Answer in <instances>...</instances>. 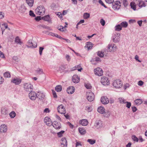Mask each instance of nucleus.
Returning a JSON list of instances; mask_svg holds the SVG:
<instances>
[{
	"instance_id": "nucleus-11",
	"label": "nucleus",
	"mask_w": 147,
	"mask_h": 147,
	"mask_svg": "<svg viewBox=\"0 0 147 147\" xmlns=\"http://www.w3.org/2000/svg\"><path fill=\"white\" fill-rule=\"evenodd\" d=\"M94 125L97 129L102 127V122L100 120H96L95 122Z\"/></svg>"
},
{
	"instance_id": "nucleus-64",
	"label": "nucleus",
	"mask_w": 147,
	"mask_h": 147,
	"mask_svg": "<svg viewBox=\"0 0 147 147\" xmlns=\"http://www.w3.org/2000/svg\"><path fill=\"white\" fill-rule=\"evenodd\" d=\"M144 82L140 80L138 82V85L140 86H142L143 85Z\"/></svg>"
},
{
	"instance_id": "nucleus-51",
	"label": "nucleus",
	"mask_w": 147,
	"mask_h": 147,
	"mask_svg": "<svg viewBox=\"0 0 147 147\" xmlns=\"http://www.w3.org/2000/svg\"><path fill=\"white\" fill-rule=\"evenodd\" d=\"M29 15L33 17H35V15L33 11L32 10H30L29 11Z\"/></svg>"
},
{
	"instance_id": "nucleus-60",
	"label": "nucleus",
	"mask_w": 147,
	"mask_h": 147,
	"mask_svg": "<svg viewBox=\"0 0 147 147\" xmlns=\"http://www.w3.org/2000/svg\"><path fill=\"white\" fill-rule=\"evenodd\" d=\"M4 79L1 76H0V84L3 83L4 82Z\"/></svg>"
},
{
	"instance_id": "nucleus-49",
	"label": "nucleus",
	"mask_w": 147,
	"mask_h": 147,
	"mask_svg": "<svg viewBox=\"0 0 147 147\" xmlns=\"http://www.w3.org/2000/svg\"><path fill=\"white\" fill-rule=\"evenodd\" d=\"M126 103H127L126 106L128 108H129L131 106V104L130 102L127 101L125 102Z\"/></svg>"
},
{
	"instance_id": "nucleus-40",
	"label": "nucleus",
	"mask_w": 147,
	"mask_h": 147,
	"mask_svg": "<svg viewBox=\"0 0 147 147\" xmlns=\"http://www.w3.org/2000/svg\"><path fill=\"white\" fill-rule=\"evenodd\" d=\"M90 14L88 13H84L83 15L84 18L85 19H87L89 18Z\"/></svg>"
},
{
	"instance_id": "nucleus-13",
	"label": "nucleus",
	"mask_w": 147,
	"mask_h": 147,
	"mask_svg": "<svg viewBox=\"0 0 147 147\" xmlns=\"http://www.w3.org/2000/svg\"><path fill=\"white\" fill-rule=\"evenodd\" d=\"M102 103L104 104H106L109 103V99L106 96L102 97L100 100Z\"/></svg>"
},
{
	"instance_id": "nucleus-28",
	"label": "nucleus",
	"mask_w": 147,
	"mask_h": 147,
	"mask_svg": "<svg viewBox=\"0 0 147 147\" xmlns=\"http://www.w3.org/2000/svg\"><path fill=\"white\" fill-rule=\"evenodd\" d=\"M37 46V44L35 43L33 45L32 42V43H29L28 45H26V46L28 48H35Z\"/></svg>"
},
{
	"instance_id": "nucleus-47",
	"label": "nucleus",
	"mask_w": 147,
	"mask_h": 147,
	"mask_svg": "<svg viewBox=\"0 0 147 147\" xmlns=\"http://www.w3.org/2000/svg\"><path fill=\"white\" fill-rule=\"evenodd\" d=\"M132 139L134 141L136 142H138L139 140V139L135 135L132 136Z\"/></svg>"
},
{
	"instance_id": "nucleus-32",
	"label": "nucleus",
	"mask_w": 147,
	"mask_h": 147,
	"mask_svg": "<svg viewBox=\"0 0 147 147\" xmlns=\"http://www.w3.org/2000/svg\"><path fill=\"white\" fill-rule=\"evenodd\" d=\"M130 5L131 8L134 10H136V5L134 2H131L130 3Z\"/></svg>"
},
{
	"instance_id": "nucleus-3",
	"label": "nucleus",
	"mask_w": 147,
	"mask_h": 147,
	"mask_svg": "<svg viewBox=\"0 0 147 147\" xmlns=\"http://www.w3.org/2000/svg\"><path fill=\"white\" fill-rule=\"evenodd\" d=\"M86 95L87 96V98L89 101L92 102L94 100V94L92 92H87Z\"/></svg>"
},
{
	"instance_id": "nucleus-56",
	"label": "nucleus",
	"mask_w": 147,
	"mask_h": 147,
	"mask_svg": "<svg viewBox=\"0 0 147 147\" xmlns=\"http://www.w3.org/2000/svg\"><path fill=\"white\" fill-rule=\"evenodd\" d=\"M106 2L109 4L112 3L114 2V0H105Z\"/></svg>"
},
{
	"instance_id": "nucleus-20",
	"label": "nucleus",
	"mask_w": 147,
	"mask_h": 147,
	"mask_svg": "<svg viewBox=\"0 0 147 147\" xmlns=\"http://www.w3.org/2000/svg\"><path fill=\"white\" fill-rule=\"evenodd\" d=\"M80 123L83 126H86L88 124V121L86 119H82L80 121Z\"/></svg>"
},
{
	"instance_id": "nucleus-36",
	"label": "nucleus",
	"mask_w": 147,
	"mask_h": 147,
	"mask_svg": "<svg viewBox=\"0 0 147 147\" xmlns=\"http://www.w3.org/2000/svg\"><path fill=\"white\" fill-rule=\"evenodd\" d=\"M97 55L100 57H103L104 55H105V53H104V52H102L101 51H98L97 52Z\"/></svg>"
},
{
	"instance_id": "nucleus-18",
	"label": "nucleus",
	"mask_w": 147,
	"mask_h": 147,
	"mask_svg": "<svg viewBox=\"0 0 147 147\" xmlns=\"http://www.w3.org/2000/svg\"><path fill=\"white\" fill-rule=\"evenodd\" d=\"M74 88L73 86L69 87L67 89V91L69 94H72L74 92Z\"/></svg>"
},
{
	"instance_id": "nucleus-42",
	"label": "nucleus",
	"mask_w": 147,
	"mask_h": 147,
	"mask_svg": "<svg viewBox=\"0 0 147 147\" xmlns=\"http://www.w3.org/2000/svg\"><path fill=\"white\" fill-rule=\"evenodd\" d=\"M16 115V113L14 111H12L10 114L9 116L11 118H14Z\"/></svg>"
},
{
	"instance_id": "nucleus-62",
	"label": "nucleus",
	"mask_w": 147,
	"mask_h": 147,
	"mask_svg": "<svg viewBox=\"0 0 147 147\" xmlns=\"http://www.w3.org/2000/svg\"><path fill=\"white\" fill-rule=\"evenodd\" d=\"M85 87L87 89H90L91 88V86L90 84H85Z\"/></svg>"
},
{
	"instance_id": "nucleus-33",
	"label": "nucleus",
	"mask_w": 147,
	"mask_h": 147,
	"mask_svg": "<svg viewBox=\"0 0 147 147\" xmlns=\"http://www.w3.org/2000/svg\"><path fill=\"white\" fill-rule=\"evenodd\" d=\"M26 11V8L24 6H21L19 9V11L22 13H24Z\"/></svg>"
},
{
	"instance_id": "nucleus-63",
	"label": "nucleus",
	"mask_w": 147,
	"mask_h": 147,
	"mask_svg": "<svg viewBox=\"0 0 147 147\" xmlns=\"http://www.w3.org/2000/svg\"><path fill=\"white\" fill-rule=\"evenodd\" d=\"M132 111L133 112H135L137 110V109L135 107H132Z\"/></svg>"
},
{
	"instance_id": "nucleus-24",
	"label": "nucleus",
	"mask_w": 147,
	"mask_h": 147,
	"mask_svg": "<svg viewBox=\"0 0 147 147\" xmlns=\"http://www.w3.org/2000/svg\"><path fill=\"white\" fill-rule=\"evenodd\" d=\"M42 19L47 21L50 22L51 21V19L49 15L45 16L42 18Z\"/></svg>"
},
{
	"instance_id": "nucleus-5",
	"label": "nucleus",
	"mask_w": 147,
	"mask_h": 147,
	"mask_svg": "<svg viewBox=\"0 0 147 147\" xmlns=\"http://www.w3.org/2000/svg\"><path fill=\"white\" fill-rule=\"evenodd\" d=\"M120 34L117 33L114 35L112 38L113 41L115 43L118 42L120 40Z\"/></svg>"
},
{
	"instance_id": "nucleus-46",
	"label": "nucleus",
	"mask_w": 147,
	"mask_h": 147,
	"mask_svg": "<svg viewBox=\"0 0 147 147\" xmlns=\"http://www.w3.org/2000/svg\"><path fill=\"white\" fill-rule=\"evenodd\" d=\"M1 113L2 114H6L7 113V111L6 109L3 108L1 110Z\"/></svg>"
},
{
	"instance_id": "nucleus-4",
	"label": "nucleus",
	"mask_w": 147,
	"mask_h": 147,
	"mask_svg": "<svg viewBox=\"0 0 147 147\" xmlns=\"http://www.w3.org/2000/svg\"><path fill=\"white\" fill-rule=\"evenodd\" d=\"M24 88L26 91L31 92L33 86L29 83H26L24 84Z\"/></svg>"
},
{
	"instance_id": "nucleus-23",
	"label": "nucleus",
	"mask_w": 147,
	"mask_h": 147,
	"mask_svg": "<svg viewBox=\"0 0 147 147\" xmlns=\"http://www.w3.org/2000/svg\"><path fill=\"white\" fill-rule=\"evenodd\" d=\"M26 2L28 5L30 7H32L33 5V0H26Z\"/></svg>"
},
{
	"instance_id": "nucleus-16",
	"label": "nucleus",
	"mask_w": 147,
	"mask_h": 147,
	"mask_svg": "<svg viewBox=\"0 0 147 147\" xmlns=\"http://www.w3.org/2000/svg\"><path fill=\"white\" fill-rule=\"evenodd\" d=\"M7 130V127L5 125H2L0 127V131L1 133H5Z\"/></svg>"
},
{
	"instance_id": "nucleus-22",
	"label": "nucleus",
	"mask_w": 147,
	"mask_h": 147,
	"mask_svg": "<svg viewBox=\"0 0 147 147\" xmlns=\"http://www.w3.org/2000/svg\"><path fill=\"white\" fill-rule=\"evenodd\" d=\"M45 97L44 94L41 93H39V92L37 94V98H39V99H42L44 98Z\"/></svg>"
},
{
	"instance_id": "nucleus-9",
	"label": "nucleus",
	"mask_w": 147,
	"mask_h": 147,
	"mask_svg": "<svg viewBox=\"0 0 147 147\" xmlns=\"http://www.w3.org/2000/svg\"><path fill=\"white\" fill-rule=\"evenodd\" d=\"M58 111L59 113L64 114L65 113V110L64 107L61 105L59 106L57 108Z\"/></svg>"
},
{
	"instance_id": "nucleus-26",
	"label": "nucleus",
	"mask_w": 147,
	"mask_h": 147,
	"mask_svg": "<svg viewBox=\"0 0 147 147\" xmlns=\"http://www.w3.org/2000/svg\"><path fill=\"white\" fill-rule=\"evenodd\" d=\"M134 102L136 105H139L142 103L143 101L142 99H136L135 100Z\"/></svg>"
},
{
	"instance_id": "nucleus-43",
	"label": "nucleus",
	"mask_w": 147,
	"mask_h": 147,
	"mask_svg": "<svg viewBox=\"0 0 147 147\" xmlns=\"http://www.w3.org/2000/svg\"><path fill=\"white\" fill-rule=\"evenodd\" d=\"M36 73L39 74H42L43 73L42 69L40 68H38L36 71Z\"/></svg>"
},
{
	"instance_id": "nucleus-50",
	"label": "nucleus",
	"mask_w": 147,
	"mask_h": 147,
	"mask_svg": "<svg viewBox=\"0 0 147 147\" xmlns=\"http://www.w3.org/2000/svg\"><path fill=\"white\" fill-rule=\"evenodd\" d=\"M116 5V6H119V8H120V7L121 6V3L120 2V1H116L114 3Z\"/></svg>"
},
{
	"instance_id": "nucleus-48",
	"label": "nucleus",
	"mask_w": 147,
	"mask_h": 147,
	"mask_svg": "<svg viewBox=\"0 0 147 147\" xmlns=\"http://www.w3.org/2000/svg\"><path fill=\"white\" fill-rule=\"evenodd\" d=\"M44 49V48L42 47H40L39 49V53L40 55L42 54V51Z\"/></svg>"
},
{
	"instance_id": "nucleus-45",
	"label": "nucleus",
	"mask_w": 147,
	"mask_h": 147,
	"mask_svg": "<svg viewBox=\"0 0 147 147\" xmlns=\"http://www.w3.org/2000/svg\"><path fill=\"white\" fill-rule=\"evenodd\" d=\"M64 131L62 130L57 133V135L59 137H61L62 136L63 134L64 133Z\"/></svg>"
},
{
	"instance_id": "nucleus-52",
	"label": "nucleus",
	"mask_w": 147,
	"mask_h": 147,
	"mask_svg": "<svg viewBox=\"0 0 147 147\" xmlns=\"http://www.w3.org/2000/svg\"><path fill=\"white\" fill-rule=\"evenodd\" d=\"M100 22L102 26H104L105 24V21L103 19H101L100 20Z\"/></svg>"
},
{
	"instance_id": "nucleus-1",
	"label": "nucleus",
	"mask_w": 147,
	"mask_h": 147,
	"mask_svg": "<svg viewBox=\"0 0 147 147\" xmlns=\"http://www.w3.org/2000/svg\"><path fill=\"white\" fill-rule=\"evenodd\" d=\"M36 11L37 13L40 15H43L45 12V9L43 5H40L36 9Z\"/></svg>"
},
{
	"instance_id": "nucleus-41",
	"label": "nucleus",
	"mask_w": 147,
	"mask_h": 147,
	"mask_svg": "<svg viewBox=\"0 0 147 147\" xmlns=\"http://www.w3.org/2000/svg\"><path fill=\"white\" fill-rule=\"evenodd\" d=\"M87 142H89L91 144H93L96 142L95 140H92L91 139H88L87 140Z\"/></svg>"
},
{
	"instance_id": "nucleus-39",
	"label": "nucleus",
	"mask_w": 147,
	"mask_h": 147,
	"mask_svg": "<svg viewBox=\"0 0 147 147\" xmlns=\"http://www.w3.org/2000/svg\"><path fill=\"white\" fill-rule=\"evenodd\" d=\"M4 76L5 78H9L11 76L10 73L9 71H7L4 74Z\"/></svg>"
},
{
	"instance_id": "nucleus-34",
	"label": "nucleus",
	"mask_w": 147,
	"mask_h": 147,
	"mask_svg": "<svg viewBox=\"0 0 147 147\" xmlns=\"http://www.w3.org/2000/svg\"><path fill=\"white\" fill-rule=\"evenodd\" d=\"M115 29L116 31H119L122 30V27L120 24H118L115 26Z\"/></svg>"
},
{
	"instance_id": "nucleus-6",
	"label": "nucleus",
	"mask_w": 147,
	"mask_h": 147,
	"mask_svg": "<svg viewBox=\"0 0 147 147\" xmlns=\"http://www.w3.org/2000/svg\"><path fill=\"white\" fill-rule=\"evenodd\" d=\"M94 71L95 74L99 76H101L103 75L102 70L100 67H98L94 69Z\"/></svg>"
},
{
	"instance_id": "nucleus-30",
	"label": "nucleus",
	"mask_w": 147,
	"mask_h": 147,
	"mask_svg": "<svg viewBox=\"0 0 147 147\" xmlns=\"http://www.w3.org/2000/svg\"><path fill=\"white\" fill-rule=\"evenodd\" d=\"M79 132L81 134L83 135L85 134L86 133V131L85 129L84 128H79L78 129Z\"/></svg>"
},
{
	"instance_id": "nucleus-8",
	"label": "nucleus",
	"mask_w": 147,
	"mask_h": 147,
	"mask_svg": "<svg viewBox=\"0 0 147 147\" xmlns=\"http://www.w3.org/2000/svg\"><path fill=\"white\" fill-rule=\"evenodd\" d=\"M134 1L137 3V4L138 5L140 8L145 7L146 6V3L142 0H134Z\"/></svg>"
},
{
	"instance_id": "nucleus-61",
	"label": "nucleus",
	"mask_w": 147,
	"mask_h": 147,
	"mask_svg": "<svg viewBox=\"0 0 147 147\" xmlns=\"http://www.w3.org/2000/svg\"><path fill=\"white\" fill-rule=\"evenodd\" d=\"M55 36L58 38L60 39H63V38L61 36L57 34H55Z\"/></svg>"
},
{
	"instance_id": "nucleus-27",
	"label": "nucleus",
	"mask_w": 147,
	"mask_h": 147,
	"mask_svg": "<svg viewBox=\"0 0 147 147\" xmlns=\"http://www.w3.org/2000/svg\"><path fill=\"white\" fill-rule=\"evenodd\" d=\"M94 61H95L96 62H98L99 61H100L101 60L98 57H96V58H95V59H92L91 61V62H92L93 64L95 65L96 63H94Z\"/></svg>"
},
{
	"instance_id": "nucleus-21",
	"label": "nucleus",
	"mask_w": 147,
	"mask_h": 147,
	"mask_svg": "<svg viewBox=\"0 0 147 147\" xmlns=\"http://www.w3.org/2000/svg\"><path fill=\"white\" fill-rule=\"evenodd\" d=\"M11 82L16 85H18L20 83L21 80L18 78L13 79L11 80Z\"/></svg>"
},
{
	"instance_id": "nucleus-17",
	"label": "nucleus",
	"mask_w": 147,
	"mask_h": 147,
	"mask_svg": "<svg viewBox=\"0 0 147 147\" xmlns=\"http://www.w3.org/2000/svg\"><path fill=\"white\" fill-rule=\"evenodd\" d=\"M53 124V126L56 129H59L61 127V125L60 123L56 121H54Z\"/></svg>"
},
{
	"instance_id": "nucleus-25",
	"label": "nucleus",
	"mask_w": 147,
	"mask_h": 147,
	"mask_svg": "<svg viewBox=\"0 0 147 147\" xmlns=\"http://www.w3.org/2000/svg\"><path fill=\"white\" fill-rule=\"evenodd\" d=\"M105 109L104 108L102 107H100L98 108L97 111L100 113L102 114L105 112Z\"/></svg>"
},
{
	"instance_id": "nucleus-19",
	"label": "nucleus",
	"mask_w": 147,
	"mask_h": 147,
	"mask_svg": "<svg viewBox=\"0 0 147 147\" xmlns=\"http://www.w3.org/2000/svg\"><path fill=\"white\" fill-rule=\"evenodd\" d=\"M61 145H63V146H62V147H66L67 145V142L66 138H62L61 139Z\"/></svg>"
},
{
	"instance_id": "nucleus-54",
	"label": "nucleus",
	"mask_w": 147,
	"mask_h": 147,
	"mask_svg": "<svg viewBox=\"0 0 147 147\" xmlns=\"http://www.w3.org/2000/svg\"><path fill=\"white\" fill-rule=\"evenodd\" d=\"M98 2L100 4H101L105 8H106L107 7L105 5L101 0H99Z\"/></svg>"
},
{
	"instance_id": "nucleus-29",
	"label": "nucleus",
	"mask_w": 147,
	"mask_h": 147,
	"mask_svg": "<svg viewBox=\"0 0 147 147\" xmlns=\"http://www.w3.org/2000/svg\"><path fill=\"white\" fill-rule=\"evenodd\" d=\"M121 26L122 27H123L125 28H126L128 25L127 23L125 21H124L122 22L121 24H120Z\"/></svg>"
},
{
	"instance_id": "nucleus-59",
	"label": "nucleus",
	"mask_w": 147,
	"mask_h": 147,
	"mask_svg": "<svg viewBox=\"0 0 147 147\" xmlns=\"http://www.w3.org/2000/svg\"><path fill=\"white\" fill-rule=\"evenodd\" d=\"M35 19L36 21H38L41 20L40 16H37L35 18Z\"/></svg>"
},
{
	"instance_id": "nucleus-57",
	"label": "nucleus",
	"mask_w": 147,
	"mask_h": 147,
	"mask_svg": "<svg viewBox=\"0 0 147 147\" xmlns=\"http://www.w3.org/2000/svg\"><path fill=\"white\" fill-rule=\"evenodd\" d=\"M52 93L53 96V97L54 98H56L57 97L56 92L53 90H52Z\"/></svg>"
},
{
	"instance_id": "nucleus-2",
	"label": "nucleus",
	"mask_w": 147,
	"mask_h": 147,
	"mask_svg": "<svg viewBox=\"0 0 147 147\" xmlns=\"http://www.w3.org/2000/svg\"><path fill=\"white\" fill-rule=\"evenodd\" d=\"M123 85L121 81L119 79L115 80L113 82V86L115 88H121Z\"/></svg>"
},
{
	"instance_id": "nucleus-35",
	"label": "nucleus",
	"mask_w": 147,
	"mask_h": 147,
	"mask_svg": "<svg viewBox=\"0 0 147 147\" xmlns=\"http://www.w3.org/2000/svg\"><path fill=\"white\" fill-rule=\"evenodd\" d=\"M92 43L90 42H89L86 43V46L88 49H90L92 47Z\"/></svg>"
},
{
	"instance_id": "nucleus-7",
	"label": "nucleus",
	"mask_w": 147,
	"mask_h": 147,
	"mask_svg": "<svg viewBox=\"0 0 147 147\" xmlns=\"http://www.w3.org/2000/svg\"><path fill=\"white\" fill-rule=\"evenodd\" d=\"M109 81L106 77H104L101 79V82L104 85H108L109 84Z\"/></svg>"
},
{
	"instance_id": "nucleus-12",
	"label": "nucleus",
	"mask_w": 147,
	"mask_h": 147,
	"mask_svg": "<svg viewBox=\"0 0 147 147\" xmlns=\"http://www.w3.org/2000/svg\"><path fill=\"white\" fill-rule=\"evenodd\" d=\"M44 121L46 123L47 125L49 126H50L51 125H53V123H52L50 118L48 117H45L44 119Z\"/></svg>"
},
{
	"instance_id": "nucleus-38",
	"label": "nucleus",
	"mask_w": 147,
	"mask_h": 147,
	"mask_svg": "<svg viewBox=\"0 0 147 147\" xmlns=\"http://www.w3.org/2000/svg\"><path fill=\"white\" fill-rule=\"evenodd\" d=\"M112 7L115 10H118L119 9V6H116V5L114 3H112Z\"/></svg>"
},
{
	"instance_id": "nucleus-53",
	"label": "nucleus",
	"mask_w": 147,
	"mask_h": 147,
	"mask_svg": "<svg viewBox=\"0 0 147 147\" xmlns=\"http://www.w3.org/2000/svg\"><path fill=\"white\" fill-rule=\"evenodd\" d=\"M0 57L3 58V59H5V58L4 55L3 53L1 52L0 51Z\"/></svg>"
},
{
	"instance_id": "nucleus-37",
	"label": "nucleus",
	"mask_w": 147,
	"mask_h": 147,
	"mask_svg": "<svg viewBox=\"0 0 147 147\" xmlns=\"http://www.w3.org/2000/svg\"><path fill=\"white\" fill-rule=\"evenodd\" d=\"M62 87L61 85H57L55 88V90L57 92H60L62 90Z\"/></svg>"
},
{
	"instance_id": "nucleus-15",
	"label": "nucleus",
	"mask_w": 147,
	"mask_h": 147,
	"mask_svg": "<svg viewBox=\"0 0 147 147\" xmlns=\"http://www.w3.org/2000/svg\"><path fill=\"white\" fill-rule=\"evenodd\" d=\"M80 80V78L77 75H74L72 77V80L74 83H78L79 82Z\"/></svg>"
},
{
	"instance_id": "nucleus-10",
	"label": "nucleus",
	"mask_w": 147,
	"mask_h": 147,
	"mask_svg": "<svg viewBox=\"0 0 147 147\" xmlns=\"http://www.w3.org/2000/svg\"><path fill=\"white\" fill-rule=\"evenodd\" d=\"M29 97L31 100H35L37 98V94L35 92L31 91L29 94Z\"/></svg>"
},
{
	"instance_id": "nucleus-14",
	"label": "nucleus",
	"mask_w": 147,
	"mask_h": 147,
	"mask_svg": "<svg viewBox=\"0 0 147 147\" xmlns=\"http://www.w3.org/2000/svg\"><path fill=\"white\" fill-rule=\"evenodd\" d=\"M114 45H108V50L109 52H111L115 50L116 49V46H114Z\"/></svg>"
},
{
	"instance_id": "nucleus-31",
	"label": "nucleus",
	"mask_w": 147,
	"mask_h": 147,
	"mask_svg": "<svg viewBox=\"0 0 147 147\" xmlns=\"http://www.w3.org/2000/svg\"><path fill=\"white\" fill-rule=\"evenodd\" d=\"M15 41L17 44H19L20 45H21L22 43V42L21 41L20 39L18 36L16 37Z\"/></svg>"
},
{
	"instance_id": "nucleus-58",
	"label": "nucleus",
	"mask_w": 147,
	"mask_h": 147,
	"mask_svg": "<svg viewBox=\"0 0 147 147\" xmlns=\"http://www.w3.org/2000/svg\"><path fill=\"white\" fill-rule=\"evenodd\" d=\"M110 113L109 111H108L107 112H106L105 115V116L106 117H108L110 116Z\"/></svg>"
},
{
	"instance_id": "nucleus-55",
	"label": "nucleus",
	"mask_w": 147,
	"mask_h": 147,
	"mask_svg": "<svg viewBox=\"0 0 147 147\" xmlns=\"http://www.w3.org/2000/svg\"><path fill=\"white\" fill-rule=\"evenodd\" d=\"M123 5L125 7L127 6V0H123Z\"/></svg>"
},
{
	"instance_id": "nucleus-44",
	"label": "nucleus",
	"mask_w": 147,
	"mask_h": 147,
	"mask_svg": "<svg viewBox=\"0 0 147 147\" xmlns=\"http://www.w3.org/2000/svg\"><path fill=\"white\" fill-rule=\"evenodd\" d=\"M65 69V65H61L59 67V71L64 70Z\"/></svg>"
}]
</instances>
